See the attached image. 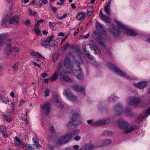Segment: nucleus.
Here are the masks:
<instances>
[{
	"label": "nucleus",
	"instance_id": "17",
	"mask_svg": "<svg viewBox=\"0 0 150 150\" xmlns=\"http://www.w3.org/2000/svg\"><path fill=\"white\" fill-rule=\"evenodd\" d=\"M133 85L136 87L140 89L144 88L146 86L147 83L146 81H142L138 83H134Z\"/></svg>",
	"mask_w": 150,
	"mask_h": 150
},
{
	"label": "nucleus",
	"instance_id": "24",
	"mask_svg": "<svg viewBox=\"0 0 150 150\" xmlns=\"http://www.w3.org/2000/svg\"><path fill=\"white\" fill-rule=\"evenodd\" d=\"M67 142V141L64 136L59 139L56 142V144L57 145H61L65 144Z\"/></svg>",
	"mask_w": 150,
	"mask_h": 150
},
{
	"label": "nucleus",
	"instance_id": "13",
	"mask_svg": "<svg viewBox=\"0 0 150 150\" xmlns=\"http://www.w3.org/2000/svg\"><path fill=\"white\" fill-rule=\"evenodd\" d=\"M117 124L119 127L121 129H125L128 128L129 125V124L125 121L123 119L118 120Z\"/></svg>",
	"mask_w": 150,
	"mask_h": 150
},
{
	"label": "nucleus",
	"instance_id": "55",
	"mask_svg": "<svg viewBox=\"0 0 150 150\" xmlns=\"http://www.w3.org/2000/svg\"><path fill=\"white\" fill-rule=\"evenodd\" d=\"M81 138L80 136L79 135H77L74 137V139L76 141H78L81 139Z\"/></svg>",
	"mask_w": 150,
	"mask_h": 150
},
{
	"label": "nucleus",
	"instance_id": "49",
	"mask_svg": "<svg viewBox=\"0 0 150 150\" xmlns=\"http://www.w3.org/2000/svg\"><path fill=\"white\" fill-rule=\"evenodd\" d=\"M85 54L86 55V56L88 58H89V59H93V56L91 55L88 52H86V53H85Z\"/></svg>",
	"mask_w": 150,
	"mask_h": 150
},
{
	"label": "nucleus",
	"instance_id": "26",
	"mask_svg": "<svg viewBox=\"0 0 150 150\" xmlns=\"http://www.w3.org/2000/svg\"><path fill=\"white\" fill-rule=\"evenodd\" d=\"M96 26L97 30L100 31L103 30V26L98 22L97 21L96 22Z\"/></svg>",
	"mask_w": 150,
	"mask_h": 150
},
{
	"label": "nucleus",
	"instance_id": "61",
	"mask_svg": "<svg viewBox=\"0 0 150 150\" xmlns=\"http://www.w3.org/2000/svg\"><path fill=\"white\" fill-rule=\"evenodd\" d=\"M11 45L10 44H8L7 45L6 47V50H11Z\"/></svg>",
	"mask_w": 150,
	"mask_h": 150
},
{
	"label": "nucleus",
	"instance_id": "20",
	"mask_svg": "<svg viewBox=\"0 0 150 150\" xmlns=\"http://www.w3.org/2000/svg\"><path fill=\"white\" fill-rule=\"evenodd\" d=\"M150 114V107L145 112L144 115L140 114L139 117V120H142L145 117L148 116Z\"/></svg>",
	"mask_w": 150,
	"mask_h": 150
},
{
	"label": "nucleus",
	"instance_id": "52",
	"mask_svg": "<svg viewBox=\"0 0 150 150\" xmlns=\"http://www.w3.org/2000/svg\"><path fill=\"white\" fill-rule=\"evenodd\" d=\"M46 149L47 150H53L54 148L51 145H49L47 146Z\"/></svg>",
	"mask_w": 150,
	"mask_h": 150
},
{
	"label": "nucleus",
	"instance_id": "30",
	"mask_svg": "<svg viewBox=\"0 0 150 150\" xmlns=\"http://www.w3.org/2000/svg\"><path fill=\"white\" fill-rule=\"evenodd\" d=\"M102 141L103 142V146H106L109 144H110L112 142V141L109 139L103 140Z\"/></svg>",
	"mask_w": 150,
	"mask_h": 150
},
{
	"label": "nucleus",
	"instance_id": "39",
	"mask_svg": "<svg viewBox=\"0 0 150 150\" xmlns=\"http://www.w3.org/2000/svg\"><path fill=\"white\" fill-rule=\"evenodd\" d=\"M104 21L107 23H110L111 22V20L110 18L108 17L104 16L103 18H101Z\"/></svg>",
	"mask_w": 150,
	"mask_h": 150
},
{
	"label": "nucleus",
	"instance_id": "62",
	"mask_svg": "<svg viewBox=\"0 0 150 150\" xmlns=\"http://www.w3.org/2000/svg\"><path fill=\"white\" fill-rule=\"evenodd\" d=\"M2 135L4 137H6L8 136V134L7 132L5 131H3L2 132Z\"/></svg>",
	"mask_w": 150,
	"mask_h": 150
},
{
	"label": "nucleus",
	"instance_id": "14",
	"mask_svg": "<svg viewBox=\"0 0 150 150\" xmlns=\"http://www.w3.org/2000/svg\"><path fill=\"white\" fill-rule=\"evenodd\" d=\"M141 101L140 98H129L127 100L128 103L131 105H137Z\"/></svg>",
	"mask_w": 150,
	"mask_h": 150
},
{
	"label": "nucleus",
	"instance_id": "54",
	"mask_svg": "<svg viewBox=\"0 0 150 150\" xmlns=\"http://www.w3.org/2000/svg\"><path fill=\"white\" fill-rule=\"evenodd\" d=\"M89 36V34L88 33L86 35H84L82 36L81 38V39H87L88 38Z\"/></svg>",
	"mask_w": 150,
	"mask_h": 150
},
{
	"label": "nucleus",
	"instance_id": "6",
	"mask_svg": "<svg viewBox=\"0 0 150 150\" xmlns=\"http://www.w3.org/2000/svg\"><path fill=\"white\" fill-rule=\"evenodd\" d=\"M80 115L78 114H74L72 117L71 120L68 123L67 126L68 127L71 128L72 125L77 126L80 124Z\"/></svg>",
	"mask_w": 150,
	"mask_h": 150
},
{
	"label": "nucleus",
	"instance_id": "8",
	"mask_svg": "<svg viewBox=\"0 0 150 150\" xmlns=\"http://www.w3.org/2000/svg\"><path fill=\"white\" fill-rule=\"evenodd\" d=\"M63 95L69 100L71 101H74L77 100V97L74 95L69 88L64 90Z\"/></svg>",
	"mask_w": 150,
	"mask_h": 150
},
{
	"label": "nucleus",
	"instance_id": "21",
	"mask_svg": "<svg viewBox=\"0 0 150 150\" xmlns=\"http://www.w3.org/2000/svg\"><path fill=\"white\" fill-rule=\"evenodd\" d=\"M95 148L94 146L92 144H88L85 145L80 149L79 150H91Z\"/></svg>",
	"mask_w": 150,
	"mask_h": 150
},
{
	"label": "nucleus",
	"instance_id": "25",
	"mask_svg": "<svg viewBox=\"0 0 150 150\" xmlns=\"http://www.w3.org/2000/svg\"><path fill=\"white\" fill-rule=\"evenodd\" d=\"M137 128V126L136 125H133L131 127L129 128L126 130H125L124 132V133L125 134H128L131 132L133 130L136 129Z\"/></svg>",
	"mask_w": 150,
	"mask_h": 150
},
{
	"label": "nucleus",
	"instance_id": "38",
	"mask_svg": "<svg viewBox=\"0 0 150 150\" xmlns=\"http://www.w3.org/2000/svg\"><path fill=\"white\" fill-rule=\"evenodd\" d=\"M69 44L68 43L66 44L61 48V51H65L69 47Z\"/></svg>",
	"mask_w": 150,
	"mask_h": 150
},
{
	"label": "nucleus",
	"instance_id": "33",
	"mask_svg": "<svg viewBox=\"0 0 150 150\" xmlns=\"http://www.w3.org/2000/svg\"><path fill=\"white\" fill-rule=\"evenodd\" d=\"M93 7H89L87 9L86 12L88 16L91 15L93 13Z\"/></svg>",
	"mask_w": 150,
	"mask_h": 150
},
{
	"label": "nucleus",
	"instance_id": "12",
	"mask_svg": "<svg viewBox=\"0 0 150 150\" xmlns=\"http://www.w3.org/2000/svg\"><path fill=\"white\" fill-rule=\"evenodd\" d=\"M102 40L103 38L101 37H98L96 39L97 42L100 45L101 48H104L105 49L104 50L105 52L108 54H110V50L106 48L105 45L102 42Z\"/></svg>",
	"mask_w": 150,
	"mask_h": 150
},
{
	"label": "nucleus",
	"instance_id": "32",
	"mask_svg": "<svg viewBox=\"0 0 150 150\" xmlns=\"http://www.w3.org/2000/svg\"><path fill=\"white\" fill-rule=\"evenodd\" d=\"M3 117L5 120L9 122H11L12 120V118L9 115H4Z\"/></svg>",
	"mask_w": 150,
	"mask_h": 150
},
{
	"label": "nucleus",
	"instance_id": "44",
	"mask_svg": "<svg viewBox=\"0 0 150 150\" xmlns=\"http://www.w3.org/2000/svg\"><path fill=\"white\" fill-rule=\"evenodd\" d=\"M50 92V91L49 89L47 88L46 89V90L45 91V97H46L47 96H48L49 95V92Z\"/></svg>",
	"mask_w": 150,
	"mask_h": 150
},
{
	"label": "nucleus",
	"instance_id": "41",
	"mask_svg": "<svg viewBox=\"0 0 150 150\" xmlns=\"http://www.w3.org/2000/svg\"><path fill=\"white\" fill-rule=\"evenodd\" d=\"M88 45L90 46V48L91 50H93L94 51V53L96 54L97 52L96 51V46H94L93 45L91 44H89Z\"/></svg>",
	"mask_w": 150,
	"mask_h": 150
},
{
	"label": "nucleus",
	"instance_id": "3",
	"mask_svg": "<svg viewBox=\"0 0 150 150\" xmlns=\"http://www.w3.org/2000/svg\"><path fill=\"white\" fill-rule=\"evenodd\" d=\"M115 21L119 26V28H122L124 30V33L126 35L131 36H136L137 35L136 32L128 28L127 27L123 24L122 22L117 20H115Z\"/></svg>",
	"mask_w": 150,
	"mask_h": 150
},
{
	"label": "nucleus",
	"instance_id": "11",
	"mask_svg": "<svg viewBox=\"0 0 150 150\" xmlns=\"http://www.w3.org/2000/svg\"><path fill=\"white\" fill-rule=\"evenodd\" d=\"M63 68V63L61 62L58 65V68L55 72L50 77V80L52 81L56 80L58 77L59 74L61 71V69Z\"/></svg>",
	"mask_w": 150,
	"mask_h": 150
},
{
	"label": "nucleus",
	"instance_id": "2",
	"mask_svg": "<svg viewBox=\"0 0 150 150\" xmlns=\"http://www.w3.org/2000/svg\"><path fill=\"white\" fill-rule=\"evenodd\" d=\"M8 21L9 24H13L17 26L18 23V17L17 16H15L12 17L11 13H9L1 20L2 25L6 24Z\"/></svg>",
	"mask_w": 150,
	"mask_h": 150
},
{
	"label": "nucleus",
	"instance_id": "23",
	"mask_svg": "<svg viewBox=\"0 0 150 150\" xmlns=\"http://www.w3.org/2000/svg\"><path fill=\"white\" fill-rule=\"evenodd\" d=\"M86 13L83 12H80L78 13L76 16V18L79 21L83 20L85 17Z\"/></svg>",
	"mask_w": 150,
	"mask_h": 150
},
{
	"label": "nucleus",
	"instance_id": "51",
	"mask_svg": "<svg viewBox=\"0 0 150 150\" xmlns=\"http://www.w3.org/2000/svg\"><path fill=\"white\" fill-rule=\"evenodd\" d=\"M35 31L37 35H39L40 33V30L38 27H36L35 28Z\"/></svg>",
	"mask_w": 150,
	"mask_h": 150
},
{
	"label": "nucleus",
	"instance_id": "9",
	"mask_svg": "<svg viewBox=\"0 0 150 150\" xmlns=\"http://www.w3.org/2000/svg\"><path fill=\"white\" fill-rule=\"evenodd\" d=\"M110 119H103L98 121H95L92 123V120H89L87 121V123L89 124H91V125L94 126H98L103 125L108 123L110 121Z\"/></svg>",
	"mask_w": 150,
	"mask_h": 150
},
{
	"label": "nucleus",
	"instance_id": "45",
	"mask_svg": "<svg viewBox=\"0 0 150 150\" xmlns=\"http://www.w3.org/2000/svg\"><path fill=\"white\" fill-rule=\"evenodd\" d=\"M44 21V20L42 19H40L38 21H37V23L35 24V25L36 27H38L39 25L42 22H43Z\"/></svg>",
	"mask_w": 150,
	"mask_h": 150
},
{
	"label": "nucleus",
	"instance_id": "37",
	"mask_svg": "<svg viewBox=\"0 0 150 150\" xmlns=\"http://www.w3.org/2000/svg\"><path fill=\"white\" fill-rule=\"evenodd\" d=\"M110 6H106L104 8V10L106 13L107 14L109 15L110 14Z\"/></svg>",
	"mask_w": 150,
	"mask_h": 150
},
{
	"label": "nucleus",
	"instance_id": "46",
	"mask_svg": "<svg viewBox=\"0 0 150 150\" xmlns=\"http://www.w3.org/2000/svg\"><path fill=\"white\" fill-rule=\"evenodd\" d=\"M31 23L29 19L26 20L24 22V24L27 26H29Z\"/></svg>",
	"mask_w": 150,
	"mask_h": 150
},
{
	"label": "nucleus",
	"instance_id": "16",
	"mask_svg": "<svg viewBox=\"0 0 150 150\" xmlns=\"http://www.w3.org/2000/svg\"><path fill=\"white\" fill-rule=\"evenodd\" d=\"M114 109L115 112L117 115H120L122 113L123 110L122 105L120 104H118L115 105L114 107Z\"/></svg>",
	"mask_w": 150,
	"mask_h": 150
},
{
	"label": "nucleus",
	"instance_id": "36",
	"mask_svg": "<svg viewBox=\"0 0 150 150\" xmlns=\"http://www.w3.org/2000/svg\"><path fill=\"white\" fill-rule=\"evenodd\" d=\"M103 146V142L102 140L97 141L96 143L95 148Z\"/></svg>",
	"mask_w": 150,
	"mask_h": 150
},
{
	"label": "nucleus",
	"instance_id": "34",
	"mask_svg": "<svg viewBox=\"0 0 150 150\" xmlns=\"http://www.w3.org/2000/svg\"><path fill=\"white\" fill-rule=\"evenodd\" d=\"M28 11L29 13V14L30 15H33L35 16L38 13L36 11H33L30 8L28 9Z\"/></svg>",
	"mask_w": 150,
	"mask_h": 150
},
{
	"label": "nucleus",
	"instance_id": "43",
	"mask_svg": "<svg viewBox=\"0 0 150 150\" xmlns=\"http://www.w3.org/2000/svg\"><path fill=\"white\" fill-rule=\"evenodd\" d=\"M3 101L6 104H10L11 103V101L8 98L3 99Z\"/></svg>",
	"mask_w": 150,
	"mask_h": 150
},
{
	"label": "nucleus",
	"instance_id": "10",
	"mask_svg": "<svg viewBox=\"0 0 150 150\" xmlns=\"http://www.w3.org/2000/svg\"><path fill=\"white\" fill-rule=\"evenodd\" d=\"M41 110L42 115L46 116L49 115L51 110L50 105L48 103L43 104L41 106Z\"/></svg>",
	"mask_w": 150,
	"mask_h": 150
},
{
	"label": "nucleus",
	"instance_id": "1",
	"mask_svg": "<svg viewBox=\"0 0 150 150\" xmlns=\"http://www.w3.org/2000/svg\"><path fill=\"white\" fill-rule=\"evenodd\" d=\"M63 70L60 74L61 80L66 82H72V80L67 76H64L65 74H70L71 72L70 67V59L69 56L65 57L64 63H63Z\"/></svg>",
	"mask_w": 150,
	"mask_h": 150
},
{
	"label": "nucleus",
	"instance_id": "60",
	"mask_svg": "<svg viewBox=\"0 0 150 150\" xmlns=\"http://www.w3.org/2000/svg\"><path fill=\"white\" fill-rule=\"evenodd\" d=\"M96 52H97V51L98 53L99 54H100L101 52V51L100 49L97 46H96Z\"/></svg>",
	"mask_w": 150,
	"mask_h": 150
},
{
	"label": "nucleus",
	"instance_id": "57",
	"mask_svg": "<svg viewBox=\"0 0 150 150\" xmlns=\"http://www.w3.org/2000/svg\"><path fill=\"white\" fill-rule=\"evenodd\" d=\"M6 128V127L4 125H1L0 126V132H2L4 130V129Z\"/></svg>",
	"mask_w": 150,
	"mask_h": 150
},
{
	"label": "nucleus",
	"instance_id": "48",
	"mask_svg": "<svg viewBox=\"0 0 150 150\" xmlns=\"http://www.w3.org/2000/svg\"><path fill=\"white\" fill-rule=\"evenodd\" d=\"M85 54L86 55V56L88 58H89V59H93V56L91 55L88 52H86V53H85Z\"/></svg>",
	"mask_w": 150,
	"mask_h": 150
},
{
	"label": "nucleus",
	"instance_id": "56",
	"mask_svg": "<svg viewBox=\"0 0 150 150\" xmlns=\"http://www.w3.org/2000/svg\"><path fill=\"white\" fill-rule=\"evenodd\" d=\"M51 9L52 10V11L54 12H55L57 11L58 10L57 8L56 7H53L52 6H51Z\"/></svg>",
	"mask_w": 150,
	"mask_h": 150
},
{
	"label": "nucleus",
	"instance_id": "47",
	"mask_svg": "<svg viewBox=\"0 0 150 150\" xmlns=\"http://www.w3.org/2000/svg\"><path fill=\"white\" fill-rule=\"evenodd\" d=\"M125 113L126 115L128 116H130L132 115V113L130 111L128 110L127 109L125 111Z\"/></svg>",
	"mask_w": 150,
	"mask_h": 150
},
{
	"label": "nucleus",
	"instance_id": "50",
	"mask_svg": "<svg viewBox=\"0 0 150 150\" xmlns=\"http://www.w3.org/2000/svg\"><path fill=\"white\" fill-rule=\"evenodd\" d=\"M12 51L15 52H17L19 51V49L16 47H13L12 49Z\"/></svg>",
	"mask_w": 150,
	"mask_h": 150
},
{
	"label": "nucleus",
	"instance_id": "58",
	"mask_svg": "<svg viewBox=\"0 0 150 150\" xmlns=\"http://www.w3.org/2000/svg\"><path fill=\"white\" fill-rule=\"evenodd\" d=\"M102 9H101L100 11V16L101 18H103V17H104L105 15L102 12Z\"/></svg>",
	"mask_w": 150,
	"mask_h": 150
},
{
	"label": "nucleus",
	"instance_id": "18",
	"mask_svg": "<svg viewBox=\"0 0 150 150\" xmlns=\"http://www.w3.org/2000/svg\"><path fill=\"white\" fill-rule=\"evenodd\" d=\"M53 100L54 101V102L57 107L60 108H63V106L62 104L61 101L58 99L57 96L55 95L53 97Z\"/></svg>",
	"mask_w": 150,
	"mask_h": 150
},
{
	"label": "nucleus",
	"instance_id": "31",
	"mask_svg": "<svg viewBox=\"0 0 150 150\" xmlns=\"http://www.w3.org/2000/svg\"><path fill=\"white\" fill-rule=\"evenodd\" d=\"M6 37V35L4 34H0V47L3 45V41L5 37Z\"/></svg>",
	"mask_w": 150,
	"mask_h": 150
},
{
	"label": "nucleus",
	"instance_id": "4",
	"mask_svg": "<svg viewBox=\"0 0 150 150\" xmlns=\"http://www.w3.org/2000/svg\"><path fill=\"white\" fill-rule=\"evenodd\" d=\"M107 66L110 70L114 71L119 75L129 79H130V78L128 75L123 72L119 67L115 66L112 63H108Z\"/></svg>",
	"mask_w": 150,
	"mask_h": 150
},
{
	"label": "nucleus",
	"instance_id": "40",
	"mask_svg": "<svg viewBox=\"0 0 150 150\" xmlns=\"http://www.w3.org/2000/svg\"><path fill=\"white\" fill-rule=\"evenodd\" d=\"M19 64L18 62L16 63L12 67V69L14 71H17L18 69Z\"/></svg>",
	"mask_w": 150,
	"mask_h": 150
},
{
	"label": "nucleus",
	"instance_id": "7",
	"mask_svg": "<svg viewBox=\"0 0 150 150\" xmlns=\"http://www.w3.org/2000/svg\"><path fill=\"white\" fill-rule=\"evenodd\" d=\"M75 63L78 64V65H77V67L78 68H79V69L77 70H73L72 68L71 64V61H70V67L71 70V72H72L73 74L78 79L80 80L83 79V74L80 67L79 62L78 61L76 60L75 61Z\"/></svg>",
	"mask_w": 150,
	"mask_h": 150
},
{
	"label": "nucleus",
	"instance_id": "5",
	"mask_svg": "<svg viewBox=\"0 0 150 150\" xmlns=\"http://www.w3.org/2000/svg\"><path fill=\"white\" fill-rule=\"evenodd\" d=\"M54 36H51L48 37L43 40L42 42V45L43 46L50 47L55 46L57 45V42L53 40Z\"/></svg>",
	"mask_w": 150,
	"mask_h": 150
},
{
	"label": "nucleus",
	"instance_id": "42",
	"mask_svg": "<svg viewBox=\"0 0 150 150\" xmlns=\"http://www.w3.org/2000/svg\"><path fill=\"white\" fill-rule=\"evenodd\" d=\"M80 132V130L79 129H76L73 130L71 133H72V136L74 137L75 135L78 134Z\"/></svg>",
	"mask_w": 150,
	"mask_h": 150
},
{
	"label": "nucleus",
	"instance_id": "64",
	"mask_svg": "<svg viewBox=\"0 0 150 150\" xmlns=\"http://www.w3.org/2000/svg\"><path fill=\"white\" fill-rule=\"evenodd\" d=\"M11 52V50H6V54L7 55H9Z\"/></svg>",
	"mask_w": 150,
	"mask_h": 150
},
{
	"label": "nucleus",
	"instance_id": "22",
	"mask_svg": "<svg viewBox=\"0 0 150 150\" xmlns=\"http://www.w3.org/2000/svg\"><path fill=\"white\" fill-rule=\"evenodd\" d=\"M113 27H112V29L109 30V31L110 33L112 34L114 36H116L120 32L119 30L116 29L114 27V25H112Z\"/></svg>",
	"mask_w": 150,
	"mask_h": 150
},
{
	"label": "nucleus",
	"instance_id": "35",
	"mask_svg": "<svg viewBox=\"0 0 150 150\" xmlns=\"http://www.w3.org/2000/svg\"><path fill=\"white\" fill-rule=\"evenodd\" d=\"M23 146L24 149L25 150H31L33 149L30 144H23Z\"/></svg>",
	"mask_w": 150,
	"mask_h": 150
},
{
	"label": "nucleus",
	"instance_id": "15",
	"mask_svg": "<svg viewBox=\"0 0 150 150\" xmlns=\"http://www.w3.org/2000/svg\"><path fill=\"white\" fill-rule=\"evenodd\" d=\"M73 88L75 91L78 92L82 95L83 96H85V90L83 87L77 85H74L73 86Z\"/></svg>",
	"mask_w": 150,
	"mask_h": 150
},
{
	"label": "nucleus",
	"instance_id": "27",
	"mask_svg": "<svg viewBox=\"0 0 150 150\" xmlns=\"http://www.w3.org/2000/svg\"><path fill=\"white\" fill-rule=\"evenodd\" d=\"M14 143L16 146H19L21 145L22 143L19 138L16 137L14 138Z\"/></svg>",
	"mask_w": 150,
	"mask_h": 150
},
{
	"label": "nucleus",
	"instance_id": "59",
	"mask_svg": "<svg viewBox=\"0 0 150 150\" xmlns=\"http://www.w3.org/2000/svg\"><path fill=\"white\" fill-rule=\"evenodd\" d=\"M106 133L108 136L111 135L112 134V132L110 131H106Z\"/></svg>",
	"mask_w": 150,
	"mask_h": 150
},
{
	"label": "nucleus",
	"instance_id": "28",
	"mask_svg": "<svg viewBox=\"0 0 150 150\" xmlns=\"http://www.w3.org/2000/svg\"><path fill=\"white\" fill-rule=\"evenodd\" d=\"M33 139L34 141V145H35L37 147L39 148L41 147V145L38 143V140L36 137L33 138Z\"/></svg>",
	"mask_w": 150,
	"mask_h": 150
},
{
	"label": "nucleus",
	"instance_id": "19",
	"mask_svg": "<svg viewBox=\"0 0 150 150\" xmlns=\"http://www.w3.org/2000/svg\"><path fill=\"white\" fill-rule=\"evenodd\" d=\"M29 53L30 55L32 56H35L37 58L43 57L45 58V57L42 56L38 52L36 51H34L32 50H30L29 52Z\"/></svg>",
	"mask_w": 150,
	"mask_h": 150
},
{
	"label": "nucleus",
	"instance_id": "53",
	"mask_svg": "<svg viewBox=\"0 0 150 150\" xmlns=\"http://www.w3.org/2000/svg\"><path fill=\"white\" fill-rule=\"evenodd\" d=\"M50 130L52 133H54L55 132V130L53 126L51 125L50 127Z\"/></svg>",
	"mask_w": 150,
	"mask_h": 150
},
{
	"label": "nucleus",
	"instance_id": "29",
	"mask_svg": "<svg viewBox=\"0 0 150 150\" xmlns=\"http://www.w3.org/2000/svg\"><path fill=\"white\" fill-rule=\"evenodd\" d=\"M64 137L67 142L69 141L73 137L72 133L71 132L69 133L66 134Z\"/></svg>",
	"mask_w": 150,
	"mask_h": 150
},
{
	"label": "nucleus",
	"instance_id": "63",
	"mask_svg": "<svg viewBox=\"0 0 150 150\" xmlns=\"http://www.w3.org/2000/svg\"><path fill=\"white\" fill-rule=\"evenodd\" d=\"M53 24H56V23H54L51 21H50L49 22V26L50 27H51L53 26Z\"/></svg>",
	"mask_w": 150,
	"mask_h": 150
}]
</instances>
